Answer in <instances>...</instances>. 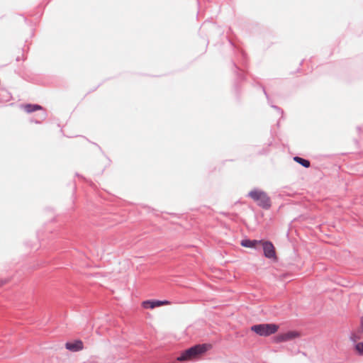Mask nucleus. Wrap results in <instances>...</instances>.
<instances>
[{"label": "nucleus", "mask_w": 363, "mask_h": 363, "mask_svg": "<svg viewBox=\"0 0 363 363\" xmlns=\"http://www.w3.org/2000/svg\"><path fill=\"white\" fill-rule=\"evenodd\" d=\"M208 349L206 345H198L194 346L182 353V354L177 357V360L179 362L187 361L196 357L199 354L205 352Z\"/></svg>", "instance_id": "2"}, {"label": "nucleus", "mask_w": 363, "mask_h": 363, "mask_svg": "<svg viewBox=\"0 0 363 363\" xmlns=\"http://www.w3.org/2000/svg\"><path fill=\"white\" fill-rule=\"evenodd\" d=\"M3 284V282L1 281H0V286H2Z\"/></svg>", "instance_id": "14"}, {"label": "nucleus", "mask_w": 363, "mask_h": 363, "mask_svg": "<svg viewBox=\"0 0 363 363\" xmlns=\"http://www.w3.org/2000/svg\"><path fill=\"white\" fill-rule=\"evenodd\" d=\"M261 244L263 247L264 255L266 257L272 259L276 256L275 250L273 244L269 241H262Z\"/></svg>", "instance_id": "5"}, {"label": "nucleus", "mask_w": 363, "mask_h": 363, "mask_svg": "<svg viewBox=\"0 0 363 363\" xmlns=\"http://www.w3.org/2000/svg\"><path fill=\"white\" fill-rule=\"evenodd\" d=\"M65 348L72 352L81 351L84 349V343L80 340H75L73 342L65 343Z\"/></svg>", "instance_id": "6"}, {"label": "nucleus", "mask_w": 363, "mask_h": 363, "mask_svg": "<svg viewBox=\"0 0 363 363\" xmlns=\"http://www.w3.org/2000/svg\"><path fill=\"white\" fill-rule=\"evenodd\" d=\"M248 196L252 199L257 205L263 208L268 209L271 206L270 198L267 193L259 189H254L249 192Z\"/></svg>", "instance_id": "1"}, {"label": "nucleus", "mask_w": 363, "mask_h": 363, "mask_svg": "<svg viewBox=\"0 0 363 363\" xmlns=\"http://www.w3.org/2000/svg\"><path fill=\"white\" fill-rule=\"evenodd\" d=\"M294 161L298 162V164H301L304 167H310V162L307 160H305L303 158H301L300 157H294Z\"/></svg>", "instance_id": "11"}, {"label": "nucleus", "mask_w": 363, "mask_h": 363, "mask_svg": "<svg viewBox=\"0 0 363 363\" xmlns=\"http://www.w3.org/2000/svg\"><path fill=\"white\" fill-rule=\"evenodd\" d=\"M262 240H243L241 242V245L245 247L255 248L257 245L261 244Z\"/></svg>", "instance_id": "8"}, {"label": "nucleus", "mask_w": 363, "mask_h": 363, "mask_svg": "<svg viewBox=\"0 0 363 363\" xmlns=\"http://www.w3.org/2000/svg\"><path fill=\"white\" fill-rule=\"evenodd\" d=\"M359 329L363 332V317L361 318V325Z\"/></svg>", "instance_id": "13"}, {"label": "nucleus", "mask_w": 363, "mask_h": 363, "mask_svg": "<svg viewBox=\"0 0 363 363\" xmlns=\"http://www.w3.org/2000/svg\"><path fill=\"white\" fill-rule=\"evenodd\" d=\"M300 334L296 331H288L284 333L279 334L275 337L277 342H287L299 337Z\"/></svg>", "instance_id": "4"}, {"label": "nucleus", "mask_w": 363, "mask_h": 363, "mask_svg": "<svg viewBox=\"0 0 363 363\" xmlns=\"http://www.w3.org/2000/svg\"><path fill=\"white\" fill-rule=\"evenodd\" d=\"M23 108L27 113H32L33 111H35L37 110H41L43 108L42 106L37 104H26L23 106Z\"/></svg>", "instance_id": "9"}, {"label": "nucleus", "mask_w": 363, "mask_h": 363, "mask_svg": "<svg viewBox=\"0 0 363 363\" xmlns=\"http://www.w3.org/2000/svg\"><path fill=\"white\" fill-rule=\"evenodd\" d=\"M355 348H356V350H357V352H358L360 354H363V342H362L357 343V344L355 345Z\"/></svg>", "instance_id": "12"}, {"label": "nucleus", "mask_w": 363, "mask_h": 363, "mask_svg": "<svg viewBox=\"0 0 363 363\" xmlns=\"http://www.w3.org/2000/svg\"><path fill=\"white\" fill-rule=\"evenodd\" d=\"M278 325L272 323L259 324L252 326L251 330L261 336H268L278 330Z\"/></svg>", "instance_id": "3"}, {"label": "nucleus", "mask_w": 363, "mask_h": 363, "mask_svg": "<svg viewBox=\"0 0 363 363\" xmlns=\"http://www.w3.org/2000/svg\"><path fill=\"white\" fill-rule=\"evenodd\" d=\"M169 304L167 301H145L143 302V306L145 308H154L162 305Z\"/></svg>", "instance_id": "7"}, {"label": "nucleus", "mask_w": 363, "mask_h": 363, "mask_svg": "<svg viewBox=\"0 0 363 363\" xmlns=\"http://www.w3.org/2000/svg\"><path fill=\"white\" fill-rule=\"evenodd\" d=\"M363 332H362V330L360 329H359L356 332H353L351 333V335H350V340L353 342H356L358 340H360L361 337H362V333Z\"/></svg>", "instance_id": "10"}]
</instances>
